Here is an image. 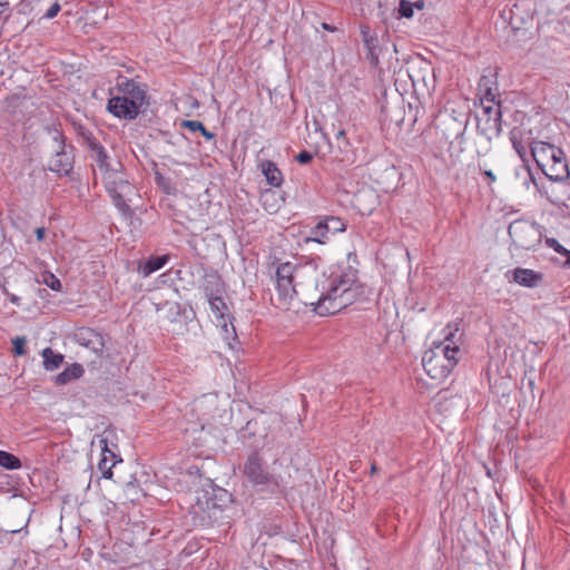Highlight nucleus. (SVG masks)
Wrapping results in <instances>:
<instances>
[{"label": "nucleus", "instance_id": "obj_1", "mask_svg": "<svg viewBox=\"0 0 570 570\" xmlns=\"http://www.w3.org/2000/svg\"><path fill=\"white\" fill-rule=\"evenodd\" d=\"M368 293L367 287L357 279V269L352 266L337 267L323 282L317 302L309 305L316 314L327 316L364 299Z\"/></svg>", "mask_w": 570, "mask_h": 570}, {"label": "nucleus", "instance_id": "obj_2", "mask_svg": "<svg viewBox=\"0 0 570 570\" xmlns=\"http://www.w3.org/2000/svg\"><path fill=\"white\" fill-rule=\"evenodd\" d=\"M458 328L446 327L444 338L433 342L431 347L424 352L422 365L425 373L433 380H443L449 376L459 363L461 348L455 340Z\"/></svg>", "mask_w": 570, "mask_h": 570}, {"label": "nucleus", "instance_id": "obj_3", "mask_svg": "<svg viewBox=\"0 0 570 570\" xmlns=\"http://www.w3.org/2000/svg\"><path fill=\"white\" fill-rule=\"evenodd\" d=\"M497 69L483 75L479 81L480 111L476 116L478 130L488 140L499 138V83Z\"/></svg>", "mask_w": 570, "mask_h": 570}, {"label": "nucleus", "instance_id": "obj_4", "mask_svg": "<svg viewBox=\"0 0 570 570\" xmlns=\"http://www.w3.org/2000/svg\"><path fill=\"white\" fill-rule=\"evenodd\" d=\"M114 95L107 104L108 111L119 119L134 120L147 101L146 86L141 82L119 77Z\"/></svg>", "mask_w": 570, "mask_h": 570}, {"label": "nucleus", "instance_id": "obj_5", "mask_svg": "<svg viewBox=\"0 0 570 570\" xmlns=\"http://www.w3.org/2000/svg\"><path fill=\"white\" fill-rule=\"evenodd\" d=\"M223 288L220 279L216 276L207 281L204 286V294L208 301L210 312L215 318V324L220 328L224 340L229 347H233L232 341H236V331L232 322L233 317L228 306L222 297Z\"/></svg>", "mask_w": 570, "mask_h": 570}, {"label": "nucleus", "instance_id": "obj_6", "mask_svg": "<svg viewBox=\"0 0 570 570\" xmlns=\"http://www.w3.org/2000/svg\"><path fill=\"white\" fill-rule=\"evenodd\" d=\"M102 174L106 190L110 195L114 205L120 212H127L129 209L127 197L132 193V186L124 173L122 164L119 160H114L112 167H109Z\"/></svg>", "mask_w": 570, "mask_h": 570}, {"label": "nucleus", "instance_id": "obj_7", "mask_svg": "<svg viewBox=\"0 0 570 570\" xmlns=\"http://www.w3.org/2000/svg\"><path fill=\"white\" fill-rule=\"evenodd\" d=\"M299 266L293 262L279 263L275 271L276 307L288 309L296 297L294 277Z\"/></svg>", "mask_w": 570, "mask_h": 570}, {"label": "nucleus", "instance_id": "obj_8", "mask_svg": "<svg viewBox=\"0 0 570 570\" xmlns=\"http://www.w3.org/2000/svg\"><path fill=\"white\" fill-rule=\"evenodd\" d=\"M508 234L515 249H531L541 242V229L537 223L527 219L509 222Z\"/></svg>", "mask_w": 570, "mask_h": 570}, {"label": "nucleus", "instance_id": "obj_9", "mask_svg": "<svg viewBox=\"0 0 570 570\" xmlns=\"http://www.w3.org/2000/svg\"><path fill=\"white\" fill-rule=\"evenodd\" d=\"M243 473L254 485L262 487L272 492L281 488L282 478L272 474L264 466L263 459L257 452L252 453L244 463Z\"/></svg>", "mask_w": 570, "mask_h": 570}, {"label": "nucleus", "instance_id": "obj_10", "mask_svg": "<svg viewBox=\"0 0 570 570\" xmlns=\"http://www.w3.org/2000/svg\"><path fill=\"white\" fill-rule=\"evenodd\" d=\"M48 131L51 134L56 151L49 161V169L59 176H68L73 168V157L66 148L65 136L56 127L48 128Z\"/></svg>", "mask_w": 570, "mask_h": 570}, {"label": "nucleus", "instance_id": "obj_11", "mask_svg": "<svg viewBox=\"0 0 570 570\" xmlns=\"http://www.w3.org/2000/svg\"><path fill=\"white\" fill-rule=\"evenodd\" d=\"M99 448L101 450V458L98 462V469L105 479L112 478V468L117 462H121V459H117V455L114 451L108 448V442L106 439H99Z\"/></svg>", "mask_w": 570, "mask_h": 570}, {"label": "nucleus", "instance_id": "obj_12", "mask_svg": "<svg viewBox=\"0 0 570 570\" xmlns=\"http://www.w3.org/2000/svg\"><path fill=\"white\" fill-rule=\"evenodd\" d=\"M362 41L367 51V59L373 67H376L380 61L381 49L379 46L377 37L371 31L368 26L360 27Z\"/></svg>", "mask_w": 570, "mask_h": 570}, {"label": "nucleus", "instance_id": "obj_13", "mask_svg": "<svg viewBox=\"0 0 570 570\" xmlns=\"http://www.w3.org/2000/svg\"><path fill=\"white\" fill-rule=\"evenodd\" d=\"M73 338L79 345L94 352L100 351L104 346L101 335L89 327L78 328L73 334Z\"/></svg>", "mask_w": 570, "mask_h": 570}, {"label": "nucleus", "instance_id": "obj_14", "mask_svg": "<svg viewBox=\"0 0 570 570\" xmlns=\"http://www.w3.org/2000/svg\"><path fill=\"white\" fill-rule=\"evenodd\" d=\"M552 153L560 154V148L544 141H534L531 145V155L542 170H544L550 164V156L553 155Z\"/></svg>", "mask_w": 570, "mask_h": 570}, {"label": "nucleus", "instance_id": "obj_15", "mask_svg": "<svg viewBox=\"0 0 570 570\" xmlns=\"http://www.w3.org/2000/svg\"><path fill=\"white\" fill-rule=\"evenodd\" d=\"M194 514H199L203 512L204 514L200 517L203 522H209L212 520H216L218 518V513L220 512L217 504L210 499L207 493H205L202 498L197 499L196 504L193 507Z\"/></svg>", "mask_w": 570, "mask_h": 570}, {"label": "nucleus", "instance_id": "obj_16", "mask_svg": "<svg viewBox=\"0 0 570 570\" xmlns=\"http://www.w3.org/2000/svg\"><path fill=\"white\" fill-rule=\"evenodd\" d=\"M512 274L517 284L529 288L539 286L543 279L541 273L529 268H515Z\"/></svg>", "mask_w": 570, "mask_h": 570}, {"label": "nucleus", "instance_id": "obj_17", "mask_svg": "<svg viewBox=\"0 0 570 570\" xmlns=\"http://www.w3.org/2000/svg\"><path fill=\"white\" fill-rule=\"evenodd\" d=\"M266 181L273 187H279L283 184V175L275 163L263 160L259 165Z\"/></svg>", "mask_w": 570, "mask_h": 570}, {"label": "nucleus", "instance_id": "obj_18", "mask_svg": "<svg viewBox=\"0 0 570 570\" xmlns=\"http://www.w3.org/2000/svg\"><path fill=\"white\" fill-rule=\"evenodd\" d=\"M92 151V159L96 161L99 169L104 173L109 167H112L114 160H111L105 149V147L96 140L89 142Z\"/></svg>", "mask_w": 570, "mask_h": 570}, {"label": "nucleus", "instance_id": "obj_19", "mask_svg": "<svg viewBox=\"0 0 570 570\" xmlns=\"http://www.w3.org/2000/svg\"><path fill=\"white\" fill-rule=\"evenodd\" d=\"M169 262V255L150 256L142 265L139 266L138 272L148 277L153 273L161 269Z\"/></svg>", "mask_w": 570, "mask_h": 570}, {"label": "nucleus", "instance_id": "obj_20", "mask_svg": "<svg viewBox=\"0 0 570 570\" xmlns=\"http://www.w3.org/2000/svg\"><path fill=\"white\" fill-rule=\"evenodd\" d=\"M83 367L79 363H73L66 367L56 376V383L60 385L68 384L72 380H77L83 375Z\"/></svg>", "mask_w": 570, "mask_h": 570}, {"label": "nucleus", "instance_id": "obj_21", "mask_svg": "<svg viewBox=\"0 0 570 570\" xmlns=\"http://www.w3.org/2000/svg\"><path fill=\"white\" fill-rule=\"evenodd\" d=\"M42 363L46 371H55L63 363V355L56 353L52 348L46 347L41 352Z\"/></svg>", "mask_w": 570, "mask_h": 570}, {"label": "nucleus", "instance_id": "obj_22", "mask_svg": "<svg viewBox=\"0 0 570 570\" xmlns=\"http://www.w3.org/2000/svg\"><path fill=\"white\" fill-rule=\"evenodd\" d=\"M546 176L554 181H562L569 177V169L567 161H559L556 164H549L548 167L542 170Z\"/></svg>", "mask_w": 570, "mask_h": 570}, {"label": "nucleus", "instance_id": "obj_23", "mask_svg": "<svg viewBox=\"0 0 570 570\" xmlns=\"http://www.w3.org/2000/svg\"><path fill=\"white\" fill-rule=\"evenodd\" d=\"M330 230L325 224V220L322 219L318 222L312 229L311 235L306 238V242H315L318 244H325L328 239Z\"/></svg>", "mask_w": 570, "mask_h": 570}, {"label": "nucleus", "instance_id": "obj_24", "mask_svg": "<svg viewBox=\"0 0 570 570\" xmlns=\"http://www.w3.org/2000/svg\"><path fill=\"white\" fill-rule=\"evenodd\" d=\"M0 466L6 470H18L22 466L18 456L7 451L0 450Z\"/></svg>", "mask_w": 570, "mask_h": 570}, {"label": "nucleus", "instance_id": "obj_25", "mask_svg": "<svg viewBox=\"0 0 570 570\" xmlns=\"http://www.w3.org/2000/svg\"><path fill=\"white\" fill-rule=\"evenodd\" d=\"M181 126L194 131V132L195 131L200 132L207 140H212L215 138V135L213 132H210L209 130H207L205 128V126L203 125V122H200L198 120H184Z\"/></svg>", "mask_w": 570, "mask_h": 570}, {"label": "nucleus", "instance_id": "obj_26", "mask_svg": "<svg viewBox=\"0 0 570 570\" xmlns=\"http://www.w3.org/2000/svg\"><path fill=\"white\" fill-rule=\"evenodd\" d=\"M324 220L331 234L343 233L346 230V224L340 217L326 216Z\"/></svg>", "mask_w": 570, "mask_h": 570}, {"label": "nucleus", "instance_id": "obj_27", "mask_svg": "<svg viewBox=\"0 0 570 570\" xmlns=\"http://www.w3.org/2000/svg\"><path fill=\"white\" fill-rule=\"evenodd\" d=\"M42 282L52 291L60 292L62 288L60 279L52 273L46 272L42 275Z\"/></svg>", "mask_w": 570, "mask_h": 570}, {"label": "nucleus", "instance_id": "obj_28", "mask_svg": "<svg viewBox=\"0 0 570 570\" xmlns=\"http://www.w3.org/2000/svg\"><path fill=\"white\" fill-rule=\"evenodd\" d=\"M164 307L167 308L168 320L170 322H175L176 317L181 314V306L175 302H166Z\"/></svg>", "mask_w": 570, "mask_h": 570}, {"label": "nucleus", "instance_id": "obj_29", "mask_svg": "<svg viewBox=\"0 0 570 570\" xmlns=\"http://www.w3.org/2000/svg\"><path fill=\"white\" fill-rule=\"evenodd\" d=\"M518 130L514 128L512 131H511V142H512V146L514 148V150L517 151V154L521 157V158H524V155H525V147L524 145L521 142V140L518 139Z\"/></svg>", "mask_w": 570, "mask_h": 570}, {"label": "nucleus", "instance_id": "obj_30", "mask_svg": "<svg viewBox=\"0 0 570 570\" xmlns=\"http://www.w3.org/2000/svg\"><path fill=\"white\" fill-rule=\"evenodd\" d=\"M414 4L406 0H401L399 7V13L402 18H412L413 17Z\"/></svg>", "mask_w": 570, "mask_h": 570}, {"label": "nucleus", "instance_id": "obj_31", "mask_svg": "<svg viewBox=\"0 0 570 570\" xmlns=\"http://www.w3.org/2000/svg\"><path fill=\"white\" fill-rule=\"evenodd\" d=\"M26 343H27V340L24 336H17L12 340L13 352L16 355H24L26 354V348H24Z\"/></svg>", "mask_w": 570, "mask_h": 570}, {"label": "nucleus", "instance_id": "obj_32", "mask_svg": "<svg viewBox=\"0 0 570 570\" xmlns=\"http://www.w3.org/2000/svg\"><path fill=\"white\" fill-rule=\"evenodd\" d=\"M546 244L549 248L553 249L556 253H559L563 256L569 250L564 246H562L556 238H552V237L546 238Z\"/></svg>", "mask_w": 570, "mask_h": 570}, {"label": "nucleus", "instance_id": "obj_33", "mask_svg": "<svg viewBox=\"0 0 570 570\" xmlns=\"http://www.w3.org/2000/svg\"><path fill=\"white\" fill-rule=\"evenodd\" d=\"M61 7L58 2H55L50 6V8L46 11L42 18L45 19H52L55 18L58 12L60 11Z\"/></svg>", "mask_w": 570, "mask_h": 570}, {"label": "nucleus", "instance_id": "obj_34", "mask_svg": "<svg viewBox=\"0 0 570 570\" xmlns=\"http://www.w3.org/2000/svg\"><path fill=\"white\" fill-rule=\"evenodd\" d=\"M312 158L313 155L307 150H303L296 156V160L302 165L308 164Z\"/></svg>", "mask_w": 570, "mask_h": 570}, {"label": "nucleus", "instance_id": "obj_35", "mask_svg": "<svg viewBox=\"0 0 570 570\" xmlns=\"http://www.w3.org/2000/svg\"><path fill=\"white\" fill-rule=\"evenodd\" d=\"M552 154L553 155L550 156V164L566 161L564 154L561 149H560V154H558V153H552Z\"/></svg>", "mask_w": 570, "mask_h": 570}, {"label": "nucleus", "instance_id": "obj_36", "mask_svg": "<svg viewBox=\"0 0 570 570\" xmlns=\"http://www.w3.org/2000/svg\"><path fill=\"white\" fill-rule=\"evenodd\" d=\"M46 235V229L43 227H39L36 229V237L38 240H42Z\"/></svg>", "mask_w": 570, "mask_h": 570}, {"label": "nucleus", "instance_id": "obj_37", "mask_svg": "<svg viewBox=\"0 0 570 570\" xmlns=\"http://www.w3.org/2000/svg\"><path fill=\"white\" fill-rule=\"evenodd\" d=\"M484 175L490 179V183L495 181V175L492 170H484Z\"/></svg>", "mask_w": 570, "mask_h": 570}, {"label": "nucleus", "instance_id": "obj_38", "mask_svg": "<svg viewBox=\"0 0 570 570\" xmlns=\"http://www.w3.org/2000/svg\"><path fill=\"white\" fill-rule=\"evenodd\" d=\"M322 28H323L324 30H326V31H330V32H334V31L336 30V28H335V27H333V26H331V24H328V23H326V22H323V23H322Z\"/></svg>", "mask_w": 570, "mask_h": 570}, {"label": "nucleus", "instance_id": "obj_39", "mask_svg": "<svg viewBox=\"0 0 570 570\" xmlns=\"http://www.w3.org/2000/svg\"><path fill=\"white\" fill-rule=\"evenodd\" d=\"M345 136H346V132H345L344 129L338 130L337 134H336V138L337 139L345 138Z\"/></svg>", "mask_w": 570, "mask_h": 570}, {"label": "nucleus", "instance_id": "obj_40", "mask_svg": "<svg viewBox=\"0 0 570 570\" xmlns=\"http://www.w3.org/2000/svg\"><path fill=\"white\" fill-rule=\"evenodd\" d=\"M564 256H566L564 265L567 267H570V250H568V253Z\"/></svg>", "mask_w": 570, "mask_h": 570}, {"label": "nucleus", "instance_id": "obj_41", "mask_svg": "<svg viewBox=\"0 0 570 570\" xmlns=\"http://www.w3.org/2000/svg\"><path fill=\"white\" fill-rule=\"evenodd\" d=\"M414 7H416L417 9H422L423 8V2L422 1H416L415 3H413Z\"/></svg>", "mask_w": 570, "mask_h": 570}, {"label": "nucleus", "instance_id": "obj_42", "mask_svg": "<svg viewBox=\"0 0 570 570\" xmlns=\"http://www.w3.org/2000/svg\"><path fill=\"white\" fill-rule=\"evenodd\" d=\"M8 6V0H0V7Z\"/></svg>", "mask_w": 570, "mask_h": 570}, {"label": "nucleus", "instance_id": "obj_43", "mask_svg": "<svg viewBox=\"0 0 570 570\" xmlns=\"http://www.w3.org/2000/svg\"><path fill=\"white\" fill-rule=\"evenodd\" d=\"M18 299H19V298H18L17 296H12V297H11V302H12V303H17V302H18Z\"/></svg>", "mask_w": 570, "mask_h": 570}, {"label": "nucleus", "instance_id": "obj_44", "mask_svg": "<svg viewBox=\"0 0 570 570\" xmlns=\"http://www.w3.org/2000/svg\"><path fill=\"white\" fill-rule=\"evenodd\" d=\"M371 471H372V473L376 472V465L375 464H372Z\"/></svg>", "mask_w": 570, "mask_h": 570}, {"label": "nucleus", "instance_id": "obj_45", "mask_svg": "<svg viewBox=\"0 0 570 570\" xmlns=\"http://www.w3.org/2000/svg\"><path fill=\"white\" fill-rule=\"evenodd\" d=\"M510 214H512V212L504 213V218H507Z\"/></svg>", "mask_w": 570, "mask_h": 570}]
</instances>
